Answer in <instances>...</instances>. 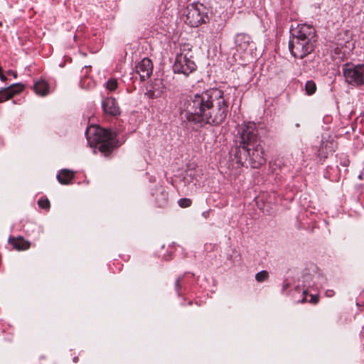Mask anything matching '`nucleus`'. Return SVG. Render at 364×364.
I'll list each match as a JSON object with an SVG mask.
<instances>
[{
  "label": "nucleus",
  "instance_id": "nucleus-1",
  "mask_svg": "<svg viewBox=\"0 0 364 364\" xmlns=\"http://www.w3.org/2000/svg\"><path fill=\"white\" fill-rule=\"evenodd\" d=\"M228 111L223 92L211 89L187 99L183 102L181 117L195 124L219 125L225 119Z\"/></svg>",
  "mask_w": 364,
  "mask_h": 364
},
{
  "label": "nucleus",
  "instance_id": "nucleus-2",
  "mask_svg": "<svg viewBox=\"0 0 364 364\" xmlns=\"http://www.w3.org/2000/svg\"><path fill=\"white\" fill-rule=\"evenodd\" d=\"M237 136L240 139L238 161L243 164L245 159L254 168L264 164L266 159L262 141L255 123L249 122L239 126Z\"/></svg>",
  "mask_w": 364,
  "mask_h": 364
},
{
  "label": "nucleus",
  "instance_id": "nucleus-3",
  "mask_svg": "<svg viewBox=\"0 0 364 364\" xmlns=\"http://www.w3.org/2000/svg\"><path fill=\"white\" fill-rule=\"evenodd\" d=\"M314 28L308 24H299L291 31L289 48L291 53L298 58H303L314 50L315 43Z\"/></svg>",
  "mask_w": 364,
  "mask_h": 364
},
{
  "label": "nucleus",
  "instance_id": "nucleus-4",
  "mask_svg": "<svg viewBox=\"0 0 364 364\" xmlns=\"http://www.w3.org/2000/svg\"><path fill=\"white\" fill-rule=\"evenodd\" d=\"M85 135L90 146H97L105 156H108L117 146L116 134L109 130L91 126L87 129Z\"/></svg>",
  "mask_w": 364,
  "mask_h": 364
},
{
  "label": "nucleus",
  "instance_id": "nucleus-5",
  "mask_svg": "<svg viewBox=\"0 0 364 364\" xmlns=\"http://www.w3.org/2000/svg\"><path fill=\"white\" fill-rule=\"evenodd\" d=\"M343 74L346 82L353 86L364 84V65L346 63L343 65Z\"/></svg>",
  "mask_w": 364,
  "mask_h": 364
},
{
  "label": "nucleus",
  "instance_id": "nucleus-6",
  "mask_svg": "<svg viewBox=\"0 0 364 364\" xmlns=\"http://www.w3.org/2000/svg\"><path fill=\"white\" fill-rule=\"evenodd\" d=\"M208 18L205 7L201 4H193L186 10V23L191 27H198Z\"/></svg>",
  "mask_w": 364,
  "mask_h": 364
},
{
  "label": "nucleus",
  "instance_id": "nucleus-7",
  "mask_svg": "<svg viewBox=\"0 0 364 364\" xmlns=\"http://www.w3.org/2000/svg\"><path fill=\"white\" fill-rule=\"evenodd\" d=\"M190 52L181 53L177 55L173 65L174 73H181L186 76L192 73L196 68L195 62L192 60Z\"/></svg>",
  "mask_w": 364,
  "mask_h": 364
},
{
  "label": "nucleus",
  "instance_id": "nucleus-8",
  "mask_svg": "<svg viewBox=\"0 0 364 364\" xmlns=\"http://www.w3.org/2000/svg\"><path fill=\"white\" fill-rule=\"evenodd\" d=\"M235 48L237 52L245 55L251 54L255 48V43L251 41L250 37L245 33H238L235 38Z\"/></svg>",
  "mask_w": 364,
  "mask_h": 364
},
{
  "label": "nucleus",
  "instance_id": "nucleus-9",
  "mask_svg": "<svg viewBox=\"0 0 364 364\" xmlns=\"http://www.w3.org/2000/svg\"><path fill=\"white\" fill-rule=\"evenodd\" d=\"M136 71L139 75L141 80L148 79L153 72V63L148 58H143L136 65Z\"/></svg>",
  "mask_w": 364,
  "mask_h": 364
},
{
  "label": "nucleus",
  "instance_id": "nucleus-10",
  "mask_svg": "<svg viewBox=\"0 0 364 364\" xmlns=\"http://www.w3.org/2000/svg\"><path fill=\"white\" fill-rule=\"evenodd\" d=\"M23 91V84L14 83L0 90V103L13 98Z\"/></svg>",
  "mask_w": 364,
  "mask_h": 364
},
{
  "label": "nucleus",
  "instance_id": "nucleus-11",
  "mask_svg": "<svg viewBox=\"0 0 364 364\" xmlns=\"http://www.w3.org/2000/svg\"><path fill=\"white\" fill-rule=\"evenodd\" d=\"M165 90V86L161 79H155L148 87L146 95L151 99L161 97Z\"/></svg>",
  "mask_w": 364,
  "mask_h": 364
},
{
  "label": "nucleus",
  "instance_id": "nucleus-12",
  "mask_svg": "<svg viewBox=\"0 0 364 364\" xmlns=\"http://www.w3.org/2000/svg\"><path fill=\"white\" fill-rule=\"evenodd\" d=\"M102 107L105 113L110 116L117 117L121 113L120 108L113 97L105 98L102 102Z\"/></svg>",
  "mask_w": 364,
  "mask_h": 364
},
{
  "label": "nucleus",
  "instance_id": "nucleus-13",
  "mask_svg": "<svg viewBox=\"0 0 364 364\" xmlns=\"http://www.w3.org/2000/svg\"><path fill=\"white\" fill-rule=\"evenodd\" d=\"M73 178L74 173L68 169H63L57 175L59 183L64 185L69 184Z\"/></svg>",
  "mask_w": 364,
  "mask_h": 364
},
{
  "label": "nucleus",
  "instance_id": "nucleus-14",
  "mask_svg": "<svg viewBox=\"0 0 364 364\" xmlns=\"http://www.w3.org/2000/svg\"><path fill=\"white\" fill-rule=\"evenodd\" d=\"M33 89L36 94L45 96L49 92V86L46 81L41 80L33 85Z\"/></svg>",
  "mask_w": 364,
  "mask_h": 364
},
{
  "label": "nucleus",
  "instance_id": "nucleus-15",
  "mask_svg": "<svg viewBox=\"0 0 364 364\" xmlns=\"http://www.w3.org/2000/svg\"><path fill=\"white\" fill-rule=\"evenodd\" d=\"M9 244L13 249L21 251L23 250V237H9L8 240Z\"/></svg>",
  "mask_w": 364,
  "mask_h": 364
},
{
  "label": "nucleus",
  "instance_id": "nucleus-16",
  "mask_svg": "<svg viewBox=\"0 0 364 364\" xmlns=\"http://www.w3.org/2000/svg\"><path fill=\"white\" fill-rule=\"evenodd\" d=\"M333 50L335 55H336L335 58L340 59L345 56V50H343V47L341 46V43L334 45Z\"/></svg>",
  "mask_w": 364,
  "mask_h": 364
},
{
  "label": "nucleus",
  "instance_id": "nucleus-17",
  "mask_svg": "<svg viewBox=\"0 0 364 364\" xmlns=\"http://www.w3.org/2000/svg\"><path fill=\"white\" fill-rule=\"evenodd\" d=\"M305 90L308 95L314 94L316 90V86L314 82L312 80L307 81L305 85Z\"/></svg>",
  "mask_w": 364,
  "mask_h": 364
},
{
  "label": "nucleus",
  "instance_id": "nucleus-18",
  "mask_svg": "<svg viewBox=\"0 0 364 364\" xmlns=\"http://www.w3.org/2000/svg\"><path fill=\"white\" fill-rule=\"evenodd\" d=\"M268 277H269V273L265 270L259 272L255 275V279L259 282H262L267 280L268 279Z\"/></svg>",
  "mask_w": 364,
  "mask_h": 364
},
{
  "label": "nucleus",
  "instance_id": "nucleus-19",
  "mask_svg": "<svg viewBox=\"0 0 364 364\" xmlns=\"http://www.w3.org/2000/svg\"><path fill=\"white\" fill-rule=\"evenodd\" d=\"M118 86L117 80L114 78L109 79L106 83V88L109 91H114Z\"/></svg>",
  "mask_w": 364,
  "mask_h": 364
},
{
  "label": "nucleus",
  "instance_id": "nucleus-20",
  "mask_svg": "<svg viewBox=\"0 0 364 364\" xmlns=\"http://www.w3.org/2000/svg\"><path fill=\"white\" fill-rule=\"evenodd\" d=\"M38 205L40 208L45 210H49L50 207V201L48 198H40L38 200Z\"/></svg>",
  "mask_w": 364,
  "mask_h": 364
},
{
  "label": "nucleus",
  "instance_id": "nucleus-21",
  "mask_svg": "<svg viewBox=\"0 0 364 364\" xmlns=\"http://www.w3.org/2000/svg\"><path fill=\"white\" fill-rule=\"evenodd\" d=\"M178 203L181 208H188L191 205L192 201L189 198H181Z\"/></svg>",
  "mask_w": 364,
  "mask_h": 364
},
{
  "label": "nucleus",
  "instance_id": "nucleus-22",
  "mask_svg": "<svg viewBox=\"0 0 364 364\" xmlns=\"http://www.w3.org/2000/svg\"><path fill=\"white\" fill-rule=\"evenodd\" d=\"M310 299L308 301V302L312 304H316L319 301V296L318 294L314 295V294H309Z\"/></svg>",
  "mask_w": 364,
  "mask_h": 364
},
{
  "label": "nucleus",
  "instance_id": "nucleus-23",
  "mask_svg": "<svg viewBox=\"0 0 364 364\" xmlns=\"http://www.w3.org/2000/svg\"><path fill=\"white\" fill-rule=\"evenodd\" d=\"M183 277H179L175 282V288L177 292H178L181 289V282L183 280Z\"/></svg>",
  "mask_w": 364,
  "mask_h": 364
},
{
  "label": "nucleus",
  "instance_id": "nucleus-24",
  "mask_svg": "<svg viewBox=\"0 0 364 364\" xmlns=\"http://www.w3.org/2000/svg\"><path fill=\"white\" fill-rule=\"evenodd\" d=\"M161 194H162V196H163V201H161V203H159V205L160 206H163L166 203V201H167V197H168V194L167 193L164 192V191H162L161 192Z\"/></svg>",
  "mask_w": 364,
  "mask_h": 364
},
{
  "label": "nucleus",
  "instance_id": "nucleus-25",
  "mask_svg": "<svg viewBox=\"0 0 364 364\" xmlns=\"http://www.w3.org/2000/svg\"><path fill=\"white\" fill-rule=\"evenodd\" d=\"M303 294H304V298L300 301V302H301V304H304V303L307 302V301H309V300H307V299H306V295L308 294V290H307V289H306V290H304V291H303Z\"/></svg>",
  "mask_w": 364,
  "mask_h": 364
},
{
  "label": "nucleus",
  "instance_id": "nucleus-26",
  "mask_svg": "<svg viewBox=\"0 0 364 364\" xmlns=\"http://www.w3.org/2000/svg\"><path fill=\"white\" fill-rule=\"evenodd\" d=\"M6 75H9V76H10V75H12L14 78H16V75H16V72H14V71H13V70H8V71L6 72Z\"/></svg>",
  "mask_w": 364,
  "mask_h": 364
},
{
  "label": "nucleus",
  "instance_id": "nucleus-27",
  "mask_svg": "<svg viewBox=\"0 0 364 364\" xmlns=\"http://www.w3.org/2000/svg\"><path fill=\"white\" fill-rule=\"evenodd\" d=\"M334 295V291L333 290H327L326 291V296L328 297H331Z\"/></svg>",
  "mask_w": 364,
  "mask_h": 364
},
{
  "label": "nucleus",
  "instance_id": "nucleus-28",
  "mask_svg": "<svg viewBox=\"0 0 364 364\" xmlns=\"http://www.w3.org/2000/svg\"><path fill=\"white\" fill-rule=\"evenodd\" d=\"M0 79L2 82H6L7 80V77L3 72L0 73Z\"/></svg>",
  "mask_w": 364,
  "mask_h": 364
},
{
  "label": "nucleus",
  "instance_id": "nucleus-29",
  "mask_svg": "<svg viewBox=\"0 0 364 364\" xmlns=\"http://www.w3.org/2000/svg\"><path fill=\"white\" fill-rule=\"evenodd\" d=\"M23 247H24V250L29 249L30 247H31L30 242H28V241L24 240Z\"/></svg>",
  "mask_w": 364,
  "mask_h": 364
},
{
  "label": "nucleus",
  "instance_id": "nucleus-30",
  "mask_svg": "<svg viewBox=\"0 0 364 364\" xmlns=\"http://www.w3.org/2000/svg\"><path fill=\"white\" fill-rule=\"evenodd\" d=\"M77 358H74V362H77Z\"/></svg>",
  "mask_w": 364,
  "mask_h": 364
},
{
  "label": "nucleus",
  "instance_id": "nucleus-31",
  "mask_svg": "<svg viewBox=\"0 0 364 364\" xmlns=\"http://www.w3.org/2000/svg\"><path fill=\"white\" fill-rule=\"evenodd\" d=\"M1 25H2V23H1V22H0V26H1Z\"/></svg>",
  "mask_w": 364,
  "mask_h": 364
}]
</instances>
